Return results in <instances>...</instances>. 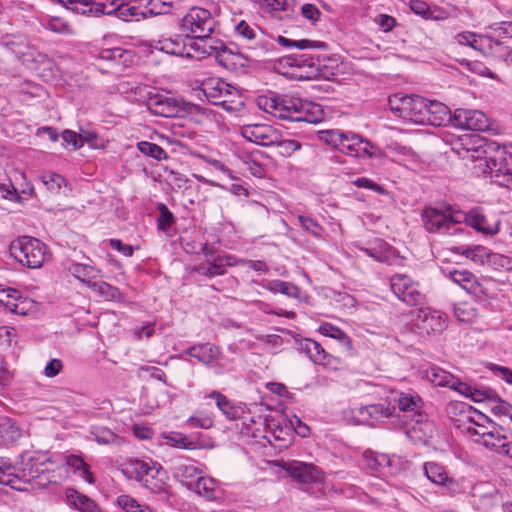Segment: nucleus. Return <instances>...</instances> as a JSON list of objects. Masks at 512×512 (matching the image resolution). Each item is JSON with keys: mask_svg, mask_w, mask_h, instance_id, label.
<instances>
[{"mask_svg": "<svg viewBox=\"0 0 512 512\" xmlns=\"http://www.w3.org/2000/svg\"><path fill=\"white\" fill-rule=\"evenodd\" d=\"M461 142V148H454L462 158L472 161L484 159L489 169L490 177L499 186L512 190V153H508L504 146L493 140L478 135L468 137Z\"/></svg>", "mask_w": 512, "mask_h": 512, "instance_id": "nucleus-1", "label": "nucleus"}, {"mask_svg": "<svg viewBox=\"0 0 512 512\" xmlns=\"http://www.w3.org/2000/svg\"><path fill=\"white\" fill-rule=\"evenodd\" d=\"M256 103L259 109L282 120L317 124L324 119V111L319 104L294 96L270 92L258 96Z\"/></svg>", "mask_w": 512, "mask_h": 512, "instance_id": "nucleus-2", "label": "nucleus"}, {"mask_svg": "<svg viewBox=\"0 0 512 512\" xmlns=\"http://www.w3.org/2000/svg\"><path fill=\"white\" fill-rule=\"evenodd\" d=\"M46 245L39 239L21 236L13 240L9 247L10 255L23 266L40 268L46 259Z\"/></svg>", "mask_w": 512, "mask_h": 512, "instance_id": "nucleus-3", "label": "nucleus"}, {"mask_svg": "<svg viewBox=\"0 0 512 512\" xmlns=\"http://www.w3.org/2000/svg\"><path fill=\"white\" fill-rule=\"evenodd\" d=\"M18 465L19 485L26 484L44 486L49 479L45 473L48 471L46 464L50 462L47 454L24 452L19 456Z\"/></svg>", "mask_w": 512, "mask_h": 512, "instance_id": "nucleus-4", "label": "nucleus"}, {"mask_svg": "<svg viewBox=\"0 0 512 512\" xmlns=\"http://www.w3.org/2000/svg\"><path fill=\"white\" fill-rule=\"evenodd\" d=\"M422 219L425 228L429 232H438L442 234L450 233V230L455 225L460 223L466 216L462 212H452L450 206H447L445 211L437 208L427 207L422 212Z\"/></svg>", "mask_w": 512, "mask_h": 512, "instance_id": "nucleus-5", "label": "nucleus"}, {"mask_svg": "<svg viewBox=\"0 0 512 512\" xmlns=\"http://www.w3.org/2000/svg\"><path fill=\"white\" fill-rule=\"evenodd\" d=\"M216 21L211 12L201 7H192L182 18L181 26L196 37L210 36L215 28Z\"/></svg>", "mask_w": 512, "mask_h": 512, "instance_id": "nucleus-6", "label": "nucleus"}, {"mask_svg": "<svg viewBox=\"0 0 512 512\" xmlns=\"http://www.w3.org/2000/svg\"><path fill=\"white\" fill-rule=\"evenodd\" d=\"M394 412L395 406L387 398L385 402L359 407L353 412V418L357 424L374 426L392 417Z\"/></svg>", "mask_w": 512, "mask_h": 512, "instance_id": "nucleus-7", "label": "nucleus"}, {"mask_svg": "<svg viewBox=\"0 0 512 512\" xmlns=\"http://www.w3.org/2000/svg\"><path fill=\"white\" fill-rule=\"evenodd\" d=\"M390 286L393 293L409 306L421 305L424 295L419 291L418 284L406 274L391 277Z\"/></svg>", "mask_w": 512, "mask_h": 512, "instance_id": "nucleus-8", "label": "nucleus"}, {"mask_svg": "<svg viewBox=\"0 0 512 512\" xmlns=\"http://www.w3.org/2000/svg\"><path fill=\"white\" fill-rule=\"evenodd\" d=\"M452 124L455 127L473 131H485L490 126L488 117L482 111L464 108L454 111Z\"/></svg>", "mask_w": 512, "mask_h": 512, "instance_id": "nucleus-9", "label": "nucleus"}, {"mask_svg": "<svg viewBox=\"0 0 512 512\" xmlns=\"http://www.w3.org/2000/svg\"><path fill=\"white\" fill-rule=\"evenodd\" d=\"M241 135L250 142L261 146H273L280 139V132L267 124H246Z\"/></svg>", "mask_w": 512, "mask_h": 512, "instance_id": "nucleus-10", "label": "nucleus"}, {"mask_svg": "<svg viewBox=\"0 0 512 512\" xmlns=\"http://www.w3.org/2000/svg\"><path fill=\"white\" fill-rule=\"evenodd\" d=\"M491 429L478 431L474 426H466L465 431L470 435H479L483 439V444L488 448L501 449L506 455H510V443L506 442L508 437L502 433V428L491 424ZM512 457V454H511Z\"/></svg>", "mask_w": 512, "mask_h": 512, "instance_id": "nucleus-11", "label": "nucleus"}, {"mask_svg": "<svg viewBox=\"0 0 512 512\" xmlns=\"http://www.w3.org/2000/svg\"><path fill=\"white\" fill-rule=\"evenodd\" d=\"M415 325L421 333L429 335L442 332L445 329L446 323L440 311L422 308L417 313Z\"/></svg>", "mask_w": 512, "mask_h": 512, "instance_id": "nucleus-12", "label": "nucleus"}, {"mask_svg": "<svg viewBox=\"0 0 512 512\" xmlns=\"http://www.w3.org/2000/svg\"><path fill=\"white\" fill-rule=\"evenodd\" d=\"M146 106L153 114L162 117H174L179 112V102L175 98L157 93H149Z\"/></svg>", "mask_w": 512, "mask_h": 512, "instance_id": "nucleus-13", "label": "nucleus"}, {"mask_svg": "<svg viewBox=\"0 0 512 512\" xmlns=\"http://www.w3.org/2000/svg\"><path fill=\"white\" fill-rule=\"evenodd\" d=\"M445 275L474 296L479 297L485 294L484 288L479 283L477 277L468 270H449Z\"/></svg>", "mask_w": 512, "mask_h": 512, "instance_id": "nucleus-14", "label": "nucleus"}, {"mask_svg": "<svg viewBox=\"0 0 512 512\" xmlns=\"http://www.w3.org/2000/svg\"><path fill=\"white\" fill-rule=\"evenodd\" d=\"M189 46L196 51H200L202 54L215 55L216 61L220 64V55L227 52L228 46L219 39L206 37L187 38Z\"/></svg>", "mask_w": 512, "mask_h": 512, "instance_id": "nucleus-15", "label": "nucleus"}, {"mask_svg": "<svg viewBox=\"0 0 512 512\" xmlns=\"http://www.w3.org/2000/svg\"><path fill=\"white\" fill-rule=\"evenodd\" d=\"M185 353L207 367H215V361L221 355L219 347L211 343L193 345Z\"/></svg>", "mask_w": 512, "mask_h": 512, "instance_id": "nucleus-16", "label": "nucleus"}, {"mask_svg": "<svg viewBox=\"0 0 512 512\" xmlns=\"http://www.w3.org/2000/svg\"><path fill=\"white\" fill-rule=\"evenodd\" d=\"M359 250L378 262L389 263L396 255L395 250L384 240L375 238L368 246Z\"/></svg>", "mask_w": 512, "mask_h": 512, "instance_id": "nucleus-17", "label": "nucleus"}, {"mask_svg": "<svg viewBox=\"0 0 512 512\" xmlns=\"http://www.w3.org/2000/svg\"><path fill=\"white\" fill-rule=\"evenodd\" d=\"M0 304L9 312L17 315H26L27 313V299L22 297L16 289L7 288L0 290Z\"/></svg>", "mask_w": 512, "mask_h": 512, "instance_id": "nucleus-18", "label": "nucleus"}, {"mask_svg": "<svg viewBox=\"0 0 512 512\" xmlns=\"http://www.w3.org/2000/svg\"><path fill=\"white\" fill-rule=\"evenodd\" d=\"M297 349L304 353L313 363L325 364L329 354L320 343L310 338L296 339Z\"/></svg>", "mask_w": 512, "mask_h": 512, "instance_id": "nucleus-19", "label": "nucleus"}, {"mask_svg": "<svg viewBox=\"0 0 512 512\" xmlns=\"http://www.w3.org/2000/svg\"><path fill=\"white\" fill-rule=\"evenodd\" d=\"M425 124L432 126H445L447 123H453V116L448 107L441 102L428 100Z\"/></svg>", "mask_w": 512, "mask_h": 512, "instance_id": "nucleus-20", "label": "nucleus"}, {"mask_svg": "<svg viewBox=\"0 0 512 512\" xmlns=\"http://www.w3.org/2000/svg\"><path fill=\"white\" fill-rule=\"evenodd\" d=\"M286 471L300 483L308 484L321 479L319 470L305 463H291L286 466Z\"/></svg>", "mask_w": 512, "mask_h": 512, "instance_id": "nucleus-21", "label": "nucleus"}, {"mask_svg": "<svg viewBox=\"0 0 512 512\" xmlns=\"http://www.w3.org/2000/svg\"><path fill=\"white\" fill-rule=\"evenodd\" d=\"M231 85L219 78H209L202 83L201 91L212 104L223 103L222 98L226 95Z\"/></svg>", "mask_w": 512, "mask_h": 512, "instance_id": "nucleus-22", "label": "nucleus"}, {"mask_svg": "<svg viewBox=\"0 0 512 512\" xmlns=\"http://www.w3.org/2000/svg\"><path fill=\"white\" fill-rule=\"evenodd\" d=\"M18 465L17 462L13 463L8 457H0V484L10 486L11 488L23 491L27 488L19 485Z\"/></svg>", "mask_w": 512, "mask_h": 512, "instance_id": "nucleus-23", "label": "nucleus"}, {"mask_svg": "<svg viewBox=\"0 0 512 512\" xmlns=\"http://www.w3.org/2000/svg\"><path fill=\"white\" fill-rule=\"evenodd\" d=\"M388 400L391 401V404L397 403L399 410L402 412L418 413L419 419H417V422L422 420L423 415L419 413L422 401L418 395L391 392V396L388 397Z\"/></svg>", "mask_w": 512, "mask_h": 512, "instance_id": "nucleus-24", "label": "nucleus"}, {"mask_svg": "<svg viewBox=\"0 0 512 512\" xmlns=\"http://www.w3.org/2000/svg\"><path fill=\"white\" fill-rule=\"evenodd\" d=\"M22 437V429L11 418L0 416V447L9 446Z\"/></svg>", "mask_w": 512, "mask_h": 512, "instance_id": "nucleus-25", "label": "nucleus"}, {"mask_svg": "<svg viewBox=\"0 0 512 512\" xmlns=\"http://www.w3.org/2000/svg\"><path fill=\"white\" fill-rule=\"evenodd\" d=\"M65 495L68 505L81 512H101L95 501L73 488L66 489Z\"/></svg>", "mask_w": 512, "mask_h": 512, "instance_id": "nucleus-26", "label": "nucleus"}, {"mask_svg": "<svg viewBox=\"0 0 512 512\" xmlns=\"http://www.w3.org/2000/svg\"><path fill=\"white\" fill-rule=\"evenodd\" d=\"M173 474L176 479L187 486L189 489L195 483V480L201 474V471L194 463L179 462L174 466Z\"/></svg>", "mask_w": 512, "mask_h": 512, "instance_id": "nucleus-27", "label": "nucleus"}, {"mask_svg": "<svg viewBox=\"0 0 512 512\" xmlns=\"http://www.w3.org/2000/svg\"><path fill=\"white\" fill-rule=\"evenodd\" d=\"M158 466L159 464L152 461L147 462L143 460H134L130 463L126 473L129 475V477L134 478L140 483H143L144 479L147 478L149 474H157Z\"/></svg>", "mask_w": 512, "mask_h": 512, "instance_id": "nucleus-28", "label": "nucleus"}, {"mask_svg": "<svg viewBox=\"0 0 512 512\" xmlns=\"http://www.w3.org/2000/svg\"><path fill=\"white\" fill-rule=\"evenodd\" d=\"M155 48L171 55L190 56V53L187 51V44L181 37L159 40Z\"/></svg>", "mask_w": 512, "mask_h": 512, "instance_id": "nucleus-29", "label": "nucleus"}, {"mask_svg": "<svg viewBox=\"0 0 512 512\" xmlns=\"http://www.w3.org/2000/svg\"><path fill=\"white\" fill-rule=\"evenodd\" d=\"M424 473L426 477L438 485H453L454 481L448 477L445 469L435 462H427L424 464Z\"/></svg>", "mask_w": 512, "mask_h": 512, "instance_id": "nucleus-30", "label": "nucleus"}, {"mask_svg": "<svg viewBox=\"0 0 512 512\" xmlns=\"http://www.w3.org/2000/svg\"><path fill=\"white\" fill-rule=\"evenodd\" d=\"M166 471L159 465L157 467V474L151 473L144 479L142 485L155 494L166 493Z\"/></svg>", "mask_w": 512, "mask_h": 512, "instance_id": "nucleus-31", "label": "nucleus"}, {"mask_svg": "<svg viewBox=\"0 0 512 512\" xmlns=\"http://www.w3.org/2000/svg\"><path fill=\"white\" fill-rule=\"evenodd\" d=\"M316 61L318 59H315V57L308 53H301V54H290L287 56H283L279 59V64L282 66H289V67H308V68H314L316 67Z\"/></svg>", "mask_w": 512, "mask_h": 512, "instance_id": "nucleus-32", "label": "nucleus"}, {"mask_svg": "<svg viewBox=\"0 0 512 512\" xmlns=\"http://www.w3.org/2000/svg\"><path fill=\"white\" fill-rule=\"evenodd\" d=\"M220 65L227 69L236 70L238 68H248L249 59L239 52H234L230 47L227 52L220 55Z\"/></svg>", "mask_w": 512, "mask_h": 512, "instance_id": "nucleus-33", "label": "nucleus"}, {"mask_svg": "<svg viewBox=\"0 0 512 512\" xmlns=\"http://www.w3.org/2000/svg\"><path fill=\"white\" fill-rule=\"evenodd\" d=\"M145 18L167 14L171 9L168 0H139Z\"/></svg>", "mask_w": 512, "mask_h": 512, "instance_id": "nucleus-34", "label": "nucleus"}, {"mask_svg": "<svg viewBox=\"0 0 512 512\" xmlns=\"http://www.w3.org/2000/svg\"><path fill=\"white\" fill-rule=\"evenodd\" d=\"M427 104L428 99L415 95L411 105V112H409L406 121H410L416 124H425V118L426 115H428Z\"/></svg>", "mask_w": 512, "mask_h": 512, "instance_id": "nucleus-35", "label": "nucleus"}, {"mask_svg": "<svg viewBox=\"0 0 512 512\" xmlns=\"http://www.w3.org/2000/svg\"><path fill=\"white\" fill-rule=\"evenodd\" d=\"M426 376L435 386L451 388L455 384L456 377L451 373L438 368L432 367L426 372Z\"/></svg>", "mask_w": 512, "mask_h": 512, "instance_id": "nucleus-36", "label": "nucleus"}, {"mask_svg": "<svg viewBox=\"0 0 512 512\" xmlns=\"http://www.w3.org/2000/svg\"><path fill=\"white\" fill-rule=\"evenodd\" d=\"M277 42L283 47H286V48L295 47L300 50H305V49H323L324 50L327 48V44L324 42L312 41L309 39L291 40V39H288L281 35L277 37Z\"/></svg>", "mask_w": 512, "mask_h": 512, "instance_id": "nucleus-37", "label": "nucleus"}, {"mask_svg": "<svg viewBox=\"0 0 512 512\" xmlns=\"http://www.w3.org/2000/svg\"><path fill=\"white\" fill-rule=\"evenodd\" d=\"M318 331L326 337L338 340L347 350H351V339L340 328L332 325L331 323L325 322L319 326Z\"/></svg>", "mask_w": 512, "mask_h": 512, "instance_id": "nucleus-38", "label": "nucleus"}, {"mask_svg": "<svg viewBox=\"0 0 512 512\" xmlns=\"http://www.w3.org/2000/svg\"><path fill=\"white\" fill-rule=\"evenodd\" d=\"M222 100H225V102L215 103L214 105H219L224 110L231 113L240 112L244 106L241 96L233 86H231L230 89H227L226 95L222 98Z\"/></svg>", "mask_w": 512, "mask_h": 512, "instance_id": "nucleus-39", "label": "nucleus"}, {"mask_svg": "<svg viewBox=\"0 0 512 512\" xmlns=\"http://www.w3.org/2000/svg\"><path fill=\"white\" fill-rule=\"evenodd\" d=\"M264 287L273 293H281L293 298L298 297L300 292L299 288L296 285L281 280L267 281Z\"/></svg>", "mask_w": 512, "mask_h": 512, "instance_id": "nucleus-40", "label": "nucleus"}, {"mask_svg": "<svg viewBox=\"0 0 512 512\" xmlns=\"http://www.w3.org/2000/svg\"><path fill=\"white\" fill-rule=\"evenodd\" d=\"M91 433L99 444H114L120 446L124 441L123 438L106 427H93Z\"/></svg>", "mask_w": 512, "mask_h": 512, "instance_id": "nucleus-41", "label": "nucleus"}, {"mask_svg": "<svg viewBox=\"0 0 512 512\" xmlns=\"http://www.w3.org/2000/svg\"><path fill=\"white\" fill-rule=\"evenodd\" d=\"M211 398L216 400L217 407L229 420H236L239 417L238 410L231 404L229 399L218 391L210 394Z\"/></svg>", "mask_w": 512, "mask_h": 512, "instance_id": "nucleus-42", "label": "nucleus"}, {"mask_svg": "<svg viewBox=\"0 0 512 512\" xmlns=\"http://www.w3.org/2000/svg\"><path fill=\"white\" fill-rule=\"evenodd\" d=\"M459 249H462L461 253L464 256L480 264L487 262L490 255L489 249L481 245L460 247Z\"/></svg>", "mask_w": 512, "mask_h": 512, "instance_id": "nucleus-43", "label": "nucleus"}, {"mask_svg": "<svg viewBox=\"0 0 512 512\" xmlns=\"http://www.w3.org/2000/svg\"><path fill=\"white\" fill-rule=\"evenodd\" d=\"M363 143V138L359 135H344L340 151L350 156H359L361 144Z\"/></svg>", "mask_w": 512, "mask_h": 512, "instance_id": "nucleus-44", "label": "nucleus"}, {"mask_svg": "<svg viewBox=\"0 0 512 512\" xmlns=\"http://www.w3.org/2000/svg\"><path fill=\"white\" fill-rule=\"evenodd\" d=\"M191 489L199 495H203L207 498H213L215 481L210 477H203L199 475Z\"/></svg>", "mask_w": 512, "mask_h": 512, "instance_id": "nucleus-45", "label": "nucleus"}, {"mask_svg": "<svg viewBox=\"0 0 512 512\" xmlns=\"http://www.w3.org/2000/svg\"><path fill=\"white\" fill-rule=\"evenodd\" d=\"M115 8L116 11L114 13L124 21H129L132 18L136 21L145 19V14H143L140 4L139 6L116 5Z\"/></svg>", "mask_w": 512, "mask_h": 512, "instance_id": "nucleus-46", "label": "nucleus"}, {"mask_svg": "<svg viewBox=\"0 0 512 512\" xmlns=\"http://www.w3.org/2000/svg\"><path fill=\"white\" fill-rule=\"evenodd\" d=\"M157 209L159 211V216L157 217V228L158 230L167 233L170 227L174 224L175 217L164 203H158Z\"/></svg>", "mask_w": 512, "mask_h": 512, "instance_id": "nucleus-47", "label": "nucleus"}, {"mask_svg": "<svg viewBox=\"0 0 512 512\" xmlns=\"http://www.w3.org/2000/svg\"><path fill=\"white\" fill-rule=\"evenodd\" d=\"M137 146L142 154L155 160L160 161L167 158V153L164 151V149L155 143L141 141L137 144Z\"/></svg>", "mask_w": 512, "mask_h": 512, "instance_id": "nucleus-48", "label": "nucleus"}, {"mask_svg": "<svg viewBox=\"0 0 512 512\" xmlns=\"http://www.w3.org/2000/svg\"><path fill=\"white\" fill-rule=\"evenodd\" d=\"M46 27L59 34L71 35L74 33L70 23L61 17H51L47 21Z\"/></svg>", "mask_w": 512, "mask_h": 512, "instance_id": "nucleus-49", "label": "nucleus"}, {"mask_svg": "<svg viewBox=\"0 0 512 512\" xmlns=\"http://www.w3.org/2000/svg\"><path fill=\"white\" fill-rule=\"evenodd\" d=\"M273 146H276L279 155L289 157L293 152L300 149L301 144L294 139H283L280 134V139Z\"/></svg>", "mask_w": 512, "mask_h": 512, "instance_id": "nucleus-50", "label": "nucleus"}, {"mask_svg": "<svg viewBox=\"0 0 512 512\" xmlns=\"http://www.w3.org/2000/svg\"><path fill=\"white\" fill-rule=\"evenodd\" d=\"M42 183L46 190L54 191L66 187V180L59 174L47 173L42 176Z\"/></svg>", "mask_w": 512, "mask_h": 512, "instance_id": "nucleus-51", "label": "nucleus"}, {"mask_svg": "<svg viewBox=\"0 0 512 512\" xmlns=\"http://www.w3.org/2000/svg\"><path fill=\"white\" fill-rule=\"evenodd\" d=\"M197 270L201 274L208 276V277L223 275L226 271L222 261H220L216 258H212V261L211 262L209 261L207 266H204V265L200 266Z\"/></svg>", "mask_w": 512, "mask_h": 512, "instance_id": "nucleus-52", "label": "nucleus"}, {"mask_svg": "<svg viewBox=\"0 0 512 512\" xmlns=\"http://www.w3.org/2000/svg\"><path fill=\"white\" fill-rule=\"evenodd\" d=\"M67 463L69 466H71L75 470L82 471V476L89 483L93 482L92 474L90 473V470H89V465L83 460V458H81L80 456H77V455H71L70 457H68Z\"/></svg>", "mask_w": 512, "mask_h": 512, "instance_id": "nucleus-53", "label": "nucleus"}, {"mask_svg": "<svg viewBox=\"0 0 512 512\" xmlns=\"http://www.w3.org/2000/svg\"><path fill=\"white\" fill-rule=\"evenodd\" d=\"M116 2L115 0H107L106 2H96L91 0V14L93 15H110L116 11Z\"/></svg>", "mask_w": 512, "mask_h": 512, "instance_id": "nucleus-54", "label": "nucleus"}, {"mask_svg": "<svg viewBox=\"0 0 512 512\" xmlns=\"http://www.w3.org/2000/svg\"><path fill=\"white\" fill-rule=\"evenodd\" d=\"M487 263L491 265L494 269L500 270L505 269L509 270L512 268V261L508 256L492 253L490 252Z\"/></svg>", "mask_w": 512, "mask_h": 512, "instance_id": "nucleus-55", "label": "nucleus"}, {"mask_svg": "<svg viewBox=\"0 0 512 512\" xmlns=\"http://www.w3.org/2000/svg\"><path fill=\"white\" fill-rule=\"evenodd\" d=\"M61 138L63 139V146L67 144L72 145L74 149H78L84 145V136L72 130H64L61 134Z\"/></svg>", "mask_w": 512, "mask_h": 512, "instance_id": "nucleus-56", "label": "nucleus"}, {"mask_svg": "<svg viewBox=\"0 0 512 512\" xmlns=\"http://www.w3.org/2000/svg\"><path fill=\"white\" fill-rule=\"evenodd\" d=\"M493 35L499 38H512V21L494 23L489 26Z\"/></svg>", "mask_w": 512, "mask_h": 512, "instance_id": "nucleus-57", "label": "nucleus"}, {"mask_svg": "<svg viewBox=\"0 0 512 512\" xmlns=\"http://www.w3.org/2000/svg\"><path fill=\"white\" fill-rule=\"evenodd\" d=\"M496 393L489 388H476L473 387L472 392L470 394V398L474 402H488L489 404L492 402Z\"/></svg>", "mask_w": 512, "mask_h": 512, "instance_id": "nucleus-58", "label": "nucleus"}, {"mask_svg": "<svg viewBox=\"0 0 512 512\" xmlns=\"http://www.w3.org/2000/svg\"><path fill=\"white\" fill-rule=\"evenodd\" d=\"M344 135L343 132L335 130L323 131L321 132L320 139L340 150Z\"/></svg>", "mask_w": 512, "mask_h": 512, "instance_id": "nucleus-59", "label": "nucleus"}, {"mask_svg": "<svg viewBox=\"0 0 512 512\" xmlns=\"http://www.w3.org/2000/svg\"><path fill=\"white\" fill-rule=\"evenodd\" d=\"M117 503L126 512H138L143 509V506L129 495L118 496Z\"/></svg>", "mask_w": 512, "mask_h": 512, "instance_id": "nucleus-60", "label": "nucleus"}, {"mask_svg": "<svg viewBox=\"0 0 512 512\" xmlns=\"http://www.w3.org/2000/svg\"><path fill=\"white\" fill-rule=\"evenodd\" d=\"M490 409L495 415L506 416L512 409V405L496 395L490 403Z\"/></svg>", "mask_w": 512, "mask_h": 512, "instance_id": "nucleus-61", "label": "nucleus"}, {"mask_svg": "<svg viewBox=\"0 0 512 512\" xmlns=\"http://www.w3.org/2000/svg\"><path fill=\"white\" fill-rule=\"evenodd\" d=\"M301 14L311 23H316L317 21H319L322 15L321 11L314 4L310 3L302 5Z\"/></svg>", "mask_w": 512, "mask_h": 512, "instance_id": "nucleus-62", "label": "nucleus"}, {"mask_svg": "<svg viewBox=\"0 0 512 512\" xmlns=\"http://www.w3.org/2000/svg\"><path fill=\"white\" fill-rule=\"evenodd\" d=\"M360 155L365 154L370 158H380L384 155L383 151L376 145L372 144L369 140L363 139L361 144Z\"/></svg>", "mask_w": 512, "mask_h": 512, "instance_id": "nucleus-63", "label": "nucleus"}, {"mask_svg": "<svg viewBox=\"0 0 512 512\" xmlns=\"http://www.w3.org/2000/svg\"><path fill=\"white\" fill-rule=\"evenodd\" d=\"M478 36L473 32H461L455 35V40L460 45H468L474 49H477Z\"/></svg>", "mask_w": 512, "mask_h": 512, "instance_id": "nucleus-64", "label": "nucleus"}]
</instances>
